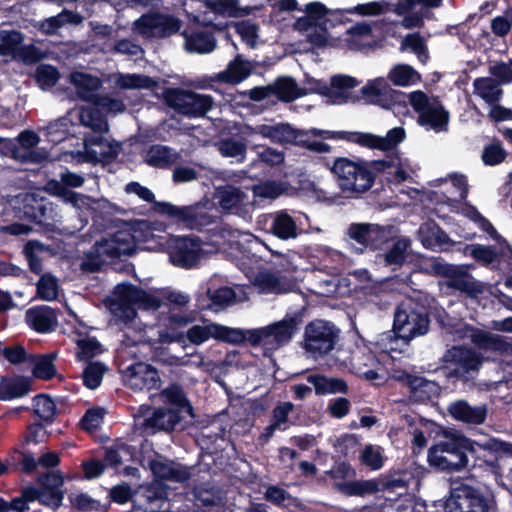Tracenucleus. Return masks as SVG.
Instances as JSON below:
<instances>
[{"instance_id":"obj_1","label":"nucleus","mask_w":512,"mask_h":512,"mask_svg":"<svg viewBox=\"0 0 512 512\" xmlns=\"http://www.w3.org/2000/svg\"><path fill=\"white\" fill-rule=\"evenodd\" d=\"M320 160L330 170L341 195L346 199L360 198L373 187L380 174L394 166L391 160H367L358 156L336 157L333 160L321 157Z\"/></svg>"},{"instance_id":"obj_2","label":"nucleus","mask_w":512,"mask_h":512,"mask_svg":"<svg viewBox=\"0 0 512 512\" xmlns=\"http://www.w3.org/2000/svg\"><path fill=\"white\" fill-rule=\"evenodd\" d=\"M430 308L425 304L408 298L401 301L395 311L392 329L379 335L377 343L387 350H393L391 344L402 340L408 344L413 339L426 335L430 330Z\"/></svg>"},{"instance_id":"obj_3","label":"nucleus","mask_w":512,"mask_h":512,"mask_svg":"<svg viewBox=\"0 0 512 512\" xmlns=\"http://www.w3.org/2000/svg\"><path fill=\"white\" fill-rule=\"evenodd\" d=\"M471 439L453 428L443 430L442 439L429 448L427 461L437 471L458 472L469 466Z\"/></svg>"},{"instance_id":"obj_4","label":"nucleus","mask_w":512,"mask_h":512,"mask_svg":"<svg viewBox=\"0 0 512 512\" xmlns=\"http://www.w3.org/2000/svg\"><path fill=\"white\" fill-rule=\"evenodd\" d=\"M127 193H134L145 202L153 203L154 210L167 216L169 219L184 224L190 229L201 230L214 222L213 216L210 215L204 205L195 203L188 206H175L169 202H159L155 200L154 193L147 187L142 186L139 182H130L126 185Z\"/></svg>"},{"instance_id":"obj_5","label":"nucleus","mask_w":512,"mask_h":512,"mask_svg":"<svg viewBox=\"0 0 512 512\" xmlns=\"http://www.w3.org/2000/svg\"><path fill=\"white\" fill-rule=\"evenodd\" d=\"M495 507L493 493L464 482L452 484L444 512H490Z\"/></svg>"},{"instance_id":"obj_6","label":"nucleus","mask_w":512,"mask_h":512,"mask_svg":"<svg viewBox=\"0 0 512 512\" xmlns=\"http://www.w3.org/2000/svg\"><path fill=\"white\" fill-rule=\"evenodd\" d=\"M427 271L433 276L446 278L448 288L465 293L469 297H477L484 292L483 283L476 280L465 265L450 264L441 257H433Z\"/></svg>"},{"instance_id":"obj_7","label":"nucleus","mask_w":512,"mask_h":512,"mask_svg":"<svg viewBox=\"0 0 512 512\" xmlns=\"http://www.w3.org/2000/svg\"><path fill=\"white\" fill-rule=\"evenodd\" d=\"M163 99L168 107L188 118L203 117L213 106L212 96L181 88H166Z\"/></svg>"},{"instance_id":"obj_8","label":"nucleus","mask_w":512,"mask_h":512,"mask_svg":"<svg viewBox=\"0 0 512 512\" xmlns=\"http://www.w3.org/2000/svg\"><path fill=\"white\" fill-rule=\"evenodd\" d=\"M409 102L418 113V123L421 126H429L436 132L447 130L449 112L438 97L430 100L425 92L417 90L410 93Z\"/></svg>"},{"instance_id":"obj_9","label":"nucleus","mask_w":512,"mask_h":512,"mask_svg":"<svg viewBox=\"0 0 512 512\" xmlns=\"http://www.w3.org/2000/svg\"><path fill=\"white\" fill-rule=\"evenodd\" d=\"M348 237L359 244V253L365 250L376 251L384 249L388 243L394 240L391 226H382L374 223L355 222L347 229Z\"/></svg>"},{"instance_id":"obj_10","label":"nucleus","mask_w":512,"mask_h":512,"mask_svg":"<svg viewBox=\"0 0 512 512\" xmlns=\"http://www.w3.org/2000/svg\"><path fill=\"white\" fill-rule=\"evenodd\" d=\"M339 329L330 322L314 320L305 327L303 348L314 357L328 354L334 349Z\"/></svg>"},{"instance_id":"obj_11","label":"nucleus","mask_w":512,"mask_h":512,"mask_svg":"<svg viewBox=\"0 0 512 512\" xmlns=\"http://www.w3.org/2000/svg\"><path fill=\"white\" fill-rule=\"evenodd\" d=\"M512 454V444L495 438H490L484 443L471 440L469 463L472 467H480L498 473L500 470L499 459Z\"/></svg>"},{"instance_id":"obj_12","label":"nucleus","mask_w":512,"mask_h":512,"mask_svg":"<svg viewBox=\"0 0 512 512\" xmlns=\"http://www.w3.org/2000/svg\"><path fill=\"white\" fill-rule=\"evenodd\" d=\"M305 86L301 87V92L308 94H318L328 97L332 103H344L348 99L347 90L358 86L359 81L348 75H334L328 85L326 81L308 77L304 81Z\"/></svg>"},{"instance_id":"obj_13","label":"nucleus","mask_w":512,"mask_h":512,"mask_svg":"<svg viewBox=\"0 0 512 512\" xmlns=\"http://www.w3.org/2000/svg\"><path fill=\"white\" fill-rule=\"evenodd\" d=\"M94 249L97 256L103 261L113 262L136 252L135 237L128 230H118L110 237L97 241Z\"/></svg>"},{"instance_id":"obj_14","label":"nucleus","mask_w":512,"mask_h":512,"mask_svg":"<svg viewBox=\"0 0 512 512\" xmlns=\"http://www.w3.org/2000/svg\"><path fill=\"white\" fill-rule=\"evenodd\" d=\"M135 27L141 35L163 39L178 33L182 27V21L173 15L154 12L138 18L135 21Z\"/></svg>"},{"instance_id":"obj_15","label":"nucleus","mask_w":512,"mask_h":512,"mask_svg":"<svg viewBox=\"0 0 512 512\" xmlns=\"http://www.w3.org/2000/svg\"><path fill=\"white\" fill-rule=\"evenodd\" d=\"M397 380L407 389L408 398L412 403L427 404L438 398L441 393L440 385L425 377L403 371Z\"/></svg>"},{"instance_id":"obj_16","label":"nucleus","mask_w":512,"mask_h":512,"mask_svg":"<svg viewBox=\"0 0 512 512\" xmlns=\"http://www.w3.org/2000/svg\"><path fill=\"white\" fill-rule=\"evenodd\" d=\"M202 252V241L197 236H178L170 244L169 257L173 265L190 269L197 265Z\"/></svg>"},{"instance_id":"obj_17","label":"nucleus","mask_w":512,"mask_h":512,"mask_svg":"<svg viewBox=\"0 0 512 512\" xmlns=\"http://www.w3.org/2000/svg\"><path fill=\"white\" fill-rule=\"evenodd\" d=\"M149 468L155 479L162 482L185 483L192 475L190 467L163 456L151 459Z\"/></svg>"},{"instance_id":"obj_18","label":"nucleus","mask_w":512,"mask_h":512,"mask_svg":"<svg viewBox=\"0 0 512 512\" xmlns=\"http://www.w3.org/2000/svg\"><path fill=\"white\" fill-rule=\"evenodd\" d=\"M445 359L455 365L451 374L458 378H465L471 371H477L483 362L480 354L465 346H454L445 354Z\"/></svg>"},{"instance_id":"obj_19","label":"nucleus","mask_w":512,"mask_h":512,"mask_svg":"<svg viewBox=\"0 0 512 512\" xmlns=\"http://www.w3.org/2000/svg\"><path fill=\"white\" fill-rule=\"evenodd\" d=\"M128 386L133 391H151L160 387L159 372L150 364L136 363L128 367Z\"/></svg>"},{"instance_id":"obj_20","label":"nucleus","mask_w":512,"mask_h":512,"mask_svg":"<svg viewBox=\"0 0 512 512\" xmlns=\"http://www.w3.org/2000/svg\"><path fill=\"white\" fill-rule=\"evenodd\" d=\"M184 416L168 407L155 408L152 414L143 421V426L152 429L153 432L164 431L172 432L174 430L184 429L182 424Z\"/></svg>"},{"instance_id":"obj_21","label":"nucleus","mask_w":512,"mask_h":512,"mask_svg":"<svg viewBox=\"0 0 512 512\" xmlns=\"http://www.w3.org/2000/svg\"><path fill=\"white\" fill-rule=\"evenodd\" d=\"M447 411L454 420L469 425L483 424L488 413L486 404L472 406L464 399L451 402Z\"/></svg>"},{"instance_id":"obj_22","label":"nucleus","mask_w":512,"mask_h":512,"mask_svg":"<svg viewBox=\"0 0 512 512\" xmlns=\"http://www.w3.org/2000/svg\"><path fill=\"white\" fill-rule=\"evenodd\" d=\"M25 321L31 329L41 334L54 331L58 325L56 311L46 305L29 308L25 313Z\"/></svg>"},{"instance_id":"obj_23","label":"nucleus","mask_w":512,"mask_h":512,"mask_svg":"<svg viewBox=\"0 0 512 512\" xmlns=\"http://www.w3.org/2000/svg\"><path fill=\"white\" fill-rule=\"evenodd\" d=\"M252 70L253 66L251 62L245 60L241 54H237L235 58L228 63L225 70L213 77H209L207 80L210 82L239 84L251 75Z\"/></svg>"},{"instance_id":"obj_24","label":"nucleus","mask_w":512,"mask_h":512,"mask_svg":"<svg viewBox=\"0 0 512 512\" xmlns=\"http://www.w3.org/2000/svg\"><path fill=\"white\" fill-rule=\"evenodd\" d=\"M70 82L75 86L76 93L81 100L95 104L100 97L96 94L102 86L99 77L84 72H73L70 75Z\"/></svg>"},{"instance_id":"obj_25","label":"nucleus","mask_w":512,"mask_h":512,"mask_svg":"<svg viewBox=\"0 0 512 512\" xmlns=\"http://www.w3.org/2000/svg\"><path fill=\"white\" fill-rule=\"evenodd\" d=\"M83 22V16L78 12L63 9L55 16H51L39 21L35 27L37 30L46 35L52 36L58 33L59 29L67 24L79 25Z\"/></svg>"},{"instance_id":"obj_26","label":"nucleus","mask_w":512,"mask_h":512,"mask_svg":"<svg viewBox=\"0 0 512 512\" xmlns=\"http://www.w3.org/2000/svg\"><path fill=\"white\" fill-rule=\"evenodd\" d=\"M161 397L164 403L170 405V409L177 411L179 414H185L194 417L193 407L187 398L184 389L176 383L170 384L161 391Z\"/></svg>"},{"instance_id":"obj_27","label":"nucleus","mask_w":512,"mask_h":512,"mask_svg":"<svg viewBox=\"0 0 512 512\" xmlns=\"http://www.w3.org/2000/svg\"><path fill=\"white\" fill-rule=\"evenodd\" d=\"M31 390V380L24 376H3L0 379V400L21 398Z\"/></svg>"},{"instance_id":"obj_28","label":"nucleus","mask_w":512,"mask_h":512,"mask_svg":"<svg viewBox=\"0 0 512 512\" xmlns=\"http://www.w3.org/2000/svg\"><path fill=\"white\" fill-rule=\"evenodd\" d=\"M308 383L312 384L317 395L347 394L349 387L341 378L327 377L324 374L315 373L306 377Z\"/></svg>"},{"instance_id":"obj_29","label":"nucleus","mask_w":512,"mask_h":512,"mask_svg":"<svg viewBox=\"0 0 512 512\" xmlns=\"http://www.w3.org/2000/svg\"><path fill=\"white\" fill-rule=\"evenodd\" d=\"M181 35L185 39V49L190 53H210L216 47V40L211 32L194 31L188 33L187 30H184Z\"/></svg>"},{"instance_id":"obj_30","label":"nucleus","mask_w":512,"mask_h":512,"mask_svg":"<svg viewBox=\"0 0 512 512\" xmlns=\"http://www.w3.org/2000/svg\"><path fill=\"white\" fill-rule=\"evenodd\" d=\"M335 488L346 496H367L376 494L381 490V482L376 479L350 480L336 482Z\"/></svg>"},{"instance_id":"obj_31","label":"nucleus","mask_w":512,"mask_h":512,"mask_svg":"<svg viewBox=\"0 0 512 512\" xmlns=\"http://www.w3.org/2000/svg\"><path fill=\"white\" fill-rule=\"evenodd\" d=\"M57 358L56 352L45 354H32L29 364L33 365L32 374L36 379L49 381L57 375L54 361Z\"/></svg>"},{"instance_id":"obj_32","label":"nucleus","mask_w":512,"mask_h":512,"mask_svg":"<svg viewBox=\"0 0 512 512\" xmlns=\"http://www.w3.org/2000/svg\"><path fill=\"white\" fill-rule=\"evenodd\" d=\"M178 158V153L171 147L154 144L146 152L145 163L155 168H169L177 162Z\"/></svg>"},{"instance_id":"obj_33","label":"nucleus","mask_w":512,"mask_h":512,"mask_svg":"<svg viewBox=\"0 0 512 512\" xmlns=\"http://www.w3.org/2000/svg\"><path fill=\"white\" fill-rule=\"evenodd\" d=\"M360 92L363 97L373 104H380L381 101L387 99L388 95L390 100H395V96L399 94L398 91L391 89L386 80L381 77L368 81L360 89Z\"/></svg>"},{"instance_id":"obj_34","label":"nucleus","mask_w":512,"mask_h":512,"mask_svg":"<svg viewBox=\"0 0 512 512\" xmlns=\"http://www.w3.org/2000/svg\"><path fill=\"white\" fill-rule=\"evenodd\" d=\"M472 342L480 350L498 353H506L511 347L503 336L483 330H477L472 335Z\"/></svg>"},{"instance_id":"obj_35","label":"nucleus","mask_w":512,"mask_h":512,"mask_svg":"<svg viewBox=\"0 0 512 512\" xmlns=\"http://www.w3.org/2000/svg\"><path fill=\"white\" fill-rule=\"evenodd\" d=\"M270 86L272 95H275L280 101L285 103H290L305 96V92H301V87L298 86L292 77H278Z\"/></svg>"},{"instance_id":"obj_36","label":"nucleus","mask_w":512,"mask_h":512,"mask_svg":"<svg viewBox=\"0 0 512 512\" xmlns=\"http://www.w3.org/2000/svg\"><path fill=\"white\" fill-rule=\"evenodd\" d=\"M270 231L282 240L294 239L298 236L296 221L286 211H279L274 215Z\"/></svg>"},{"instance_id":"obj_37","label":"nucleus","mask_w":512,"mask_h":512,"mask_svg":"<svg viewBox=\"0 0 512 512\" xmlns=\"http://www.w3.org/2000/svg\"><path fill=\"white\" fill-rule=\"evenodd\" d=\"M499 83L491 77H479L473 81L474 94L488 104H496L501 100L503 90Z\"/></svg>"},{"instance_id":"obj_38","label":"nucleus","mask_w":512,"mask_h":512,"mask_svg":"<svg viewBox=\"0 0 512 512\" xmlns=\"http://www.w3.org/2000/svg\"><path fill=\"white\" fill-rule=\"evenodd\" d=\"M33 414L39 418L40 421L51 425L55 421L58 410L55 402L48 394H37L33 398Z\"/></svg>"},{"instance_id":"obj_39","label":"nucleus","mask_w":512,"mask_h":512,"mask_svg":"<svg viewBox=\"0 0 512 512\" xmlns=\"http://www.w3.org/2000/svg\"><path fill=\"white\" fill-rule=\"evenodd\" d=\"M24 38V34L19 30H0V56H11L15 60Z\"/></svg>"},{"instance_id":"obj_40","label":"nucleus","mask_w":512,"mask_h":512,"mask_svg":"<svg viewBox=\"0 0 512 512\" xmlns=\"http://www.w3.org/2000/svg\"><path fill=\"white\" fill-rule=\"evenodd\" d=\"M411 247V240L406 237L393 241L391 247L384 253V262L387 266L401 267L407 261L408 249Z\"/></svg>"},{"instance_id":"obj_41","label":"nucleus","mask_w":512,"mask_h":512,"mask_svg":"<svg viewBox=\"0 0 512 512\" xmlns=\"http://www.w3.org/2000/svg\"><path fill=\"white\" fill-rule=\"evenodd\" d=\"M300 322V318L292 316L268 325L267 330L271 332L270 337H273L277 343H285L291 340Z\"/></svg>"},{"instance_id":"obj_42","label":"nucleus","mask_w":512,"mask_h":512,"mask_svg":"<svg viewBox=\"0 0 512 512\" xmlns=\"http://www.w3.org/2000/svg\"><path fill=\"white\" fill-rule=\"evenodd\" d=\"M61 75L57 67L51 64H39L33 74V78L38 87L47 91L53 88L59 81Z\"/></svg>"},{"instance_id":"obj_43","label":"nucleus","mask_w":512,"mask_h":512,"mask_svg":"<svg viewBox=\"0 0 512 512\" xmlns=\"http://www.w3.org/2000/svg\"><path fill=\"white\" fill-rule=\"evenodd\" d=\"M388 78L394 85L406 87L420 81L421 75L408 64H397L389 71Z\"/></svg>"},{"instance_id":"obj_44","label":"nucleus","mask_w":512,"mask_h":512,"mask_svg":"<svg viewBox=\"0 0 512 512\" xmlns=\"http://www.w3.org/2000/svg\"><path fill=\"white\" fill-rule=\"evenodd\" d=\"M463 252L464 255L472 257L484 267H489L499 257V252L495 247L477 243L467 244Z\"/></svg>"},{"instance_id":"obj_45","label":"nucleus","mask_w":512,"mask_h":512,"mask_svg":"<svg viewBox=\"0 0 512 512\" xmlns=\"http://www.w3.org/2000/svg\"><path fill=\"white\" fill-rule=\"evenodd\" d=\"M254 286L264 293H284L285 289L280 277L270 271H259L253 281Z\"/></svg>"},{"instance_id":"obj_46","label":"nucleus","mask_w":512,"mask_h":512,"mask_svg":"<svg viewBox=\"0 0 512 512\" xmlns=\"http://www.w3.org/2000/svg\"><path fill=\"white\" fill-rule=\"evenodd\" d=\"M157 84L154 78L141 74H120L116 79L121 89H153Z\"/></svg>"},{"instance_id":"obj_47","label":"nucleus","mask_w":512,"mask_h":512,"mask_svg":"<svg viewBox=\"0 0 512 512\" xmlns=\"http://www.w3.org/2000/svg\"><path fill=\"white\" fill-rule=\"evenodd\" d=\"M218 150L222 156L236 158L237 162H242L245 159L247 145L243 139L228 137L219 141Z\"/></svg>"},{"instance_id":"obj_48","label":"nucleus","mask_w":512,"mask_h":512,"mask_svg":"<svg viewBox=\"0 0 512 512\" xmlns=\"http://www.w3.org/2000/svg\"><path fill=\"white\" fill-rule=\"evenodd\" d=\"M410 49L418 60L426 64L429 60V52L424 38L419 33L407 34L401 42L400 50Z\"/></svg>"},{"instance_id":"obj_49","label":"nucleus","mask_w":512,"mask_h":512,"mask_svg":"<svg viewBox=\"0 0 512 512\" xmlns=\"http://www.w3.org/2000/svg\"><path fill=\"white\" fill-rule=\"evenodd\" d=\"M296 138L291 141V144L300 146L307 150L317 152V153H328L331 151L332 147L322 141H315L311 138L313 137L310 129L309 130H301L295 129Z\"/></svg>"},{"instance_id":"obj_50","label":"nucleus","mask_w":512,"mask_h":512,"mask_svg":"<svg viewBox=\"0 0 512 512\" xmlns=\"http://www.w3.org/2000/svg\"><path fill=\"white\" fill-rule=\"evenodd\" d=\"M214 339L229 344L239 345L246 341V329L231 328L220 324H213Z\"/></svg>"},{"instance_id":"obj_51","label":"nucleus","mask_w":512,"mask_h":512,"mask_svg":"<svg viewBox=\"0 0 512 512\" xmlns=\"http://www.w3.org/2000/svg\"><path fill=\"white\" fill-rule=\"evenodd\" d=\"M264 498L268 502L281 508L289 509L290 507H297V498L293 497L285 489L279 486H268L264 493Z\"/></svg>"},{"instance_id":"obj_52","label":"nucleus","mask_w":512,"mask_h":512,"mask_svg":"<svg viewBox=\"0 0 512 512\" xmlns=\"http://www.w3.org/2000/svg\"><path fill=\"white\" fill-rule=\"evenodd\" d=\"M246 195L237 187L226 186L219 191V204L224 210L239 209Z\"/></svg>"},{"instance_id":"obj_53","label":"nucleus","mask_w":512,"mask_h":512,"mask_svg":"<svg viewBox=\"0 0 512 512\" xmlns=\"http://www.w3.org/2000/svg\"><path fill=\"white\" fill-rule=\"evenodd\" d=\"M79 119L83 126L90 128L95 133H105L109 129L107 119L98 110H82Z\"/></svg>"},{"instance_id":"obj_54","label":"nucleus","mask_w":512,"mask_h":512,"mask_svg":"<svg viewBox=\"0 0 512 512\" xmlns=\"http://www.w3.org/2000/svg\"><path fill=\"white\" fill-rule=\"evenodd\" d=\"M106 370V366L101 362H89L82 373L84 386L91 390L98 388Z\"/></svg>"},{"instance_id":"obj_55","label":"nucleus","mask_w":512,"mask_h":512,"mask_svg":"<svg viewBox=\"0 0 512 512\" xmlns=\"http://www.w3.org/2000/svg\"><path fill=\"white\" fill-rule=\"evenodd\" d=\"M69 500L73 508L82 512H106L108 509V505L101 504L99 500L92 498L87 493H79L74 496H69Z\"/></svg>"},{"instance_id":"obj_56","label":"nucleus","mask_w":512,"mask_h":512,"mask_svg":"<svg viewBox=\"0 0 512 512\" xmlns=\"http://www.w3.org/2000/svg\"><path fill=\"white\" fill-rule=\"evenodd\" d=\"M37 296L44 301H53L58 296L57 279L51 274H44L36 285Z\"/></svg>"},{"instance_id":"obj_57","label":"nucleus","mask_w":512,"mask_h":512,"mask_svg":"<svg viewBox=\"0 0 512 512\" xmlns=\"http://www.w3.org/2000/svg\"><path fill=\"white\" fill-rule=\"evenodd\" d=\"M101 352V343L95 337H88L77 342L76 357L79 361H88Z\"/></svg>"},{"instance_id":"obj_58","label":"nucleus","mask_w":512,"mask_h":512,"mask_svg":"<svg viewBox=\"0 0 512 512\" xmlns=\"http://www.w3.org/2000/svg\"><path fill=\"white\" fill-rule=\"evenodd\" d=\"M48 56L47 52L37 47L34 44H22L17 58L15 60L22 62L25 65H34Z\"/></svg>"},{"instance_id":"obj_59","label":"nucleus","mask_w":512,"mask_h":512,"mask_svg":"<svg viewBox=\"0 0 512 512\" xmlns=\"http://www.w3.org/2000/svg\"><path fill=\"white\" fill-rule=\"evenodd\" d=\"M506 157L507 152L500 142L486 145L482 152V161L487 166H496L505 161Z\"/></svg>"},{"instance_id":"obj_60","label":"nucleus","mask_w":512,"mask_h":512,"mask_svg":"<svg viewBox=\"0 0 512 512\" xmlns=\"http://www.w3.org/2000/svg\"><path fill=\"white\" fill-rule=\"evenodd\" d=\"M213 324L214 323H211L205 326L194 325L190 327L185 334V340L187 339L191 344L200 345L210 338H214Z\"/></svg>"},{"instance_id":"obj_61","label":"nucleus","mask_w":512,"mask_h":512,"mask_svg":"<svg viewBox=\"0 0 512 512\" xmlns=\"http://www.w3.org/2000/svg\"><path fill=\"white\" fill-rule=\"evenodd\" d=\"M306 15L318 26L326 32V16L328 14L327 7L321 2H311L305 6Z\"/></svg>"},{"instance_id":"obj_62","label":"nucleus","mask_w":512,"mask_h":512,"mask_svg":"<svg viewBox=\"0 0 512 512\" xmlns=\"http://www.w3.org/2000/svg\"><path fill=\"white\" fill-rule=\"evenodd\" d=\"M235 31L244 42L253 47L258 38L259 26L251 20H242L235 24Z\"/></svg>"},{"instance_id":"obj_63","label":"nucleus","mask_w":512,"mask_h":512,"mask_svg":"<svg viewBox=\"0 0 512 512\" xmlns=\"http://www.w3.org/2000/svg\"><path fill=\"white\" fill-rule=\"evenodd\" d=\"M3 357L12 365L29 363L32 354L28 353L23 345L5 346L2 349Z\"/></svg>"},{"instance_id":"obj_64","label":"nucleus","mask_w":512,"mask_h":512,"mask_svg":"<svg viewBox=\"0 0 512 512\" xmlns=\"http://www.w3.org/2000/svg\"><path fill=\"white\" fill-rule=\"evenodd\" d=\"M140 287L131 283H121L116 285L114 294L122 304L135 305Z\"/></svg>"}]
</instances>
